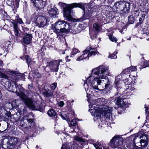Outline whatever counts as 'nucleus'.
Masks as SVG:
<instances>
[{"instance_id": "2eb2a0df", "label": "nucleus", "mask_w": 149, "mask_h": 149, "mask_svg": "<svg viewBox=\"0 0 149 149\" xmlns=\"http://www.w3.org/2000/svg\"><path fill=\"white\" fill-rule=\"evenodd\" d=\"M116 104L120 107H123L126 103V100L122 99L120 97L115 99Z\"/></svg>"}, {"instance_id": "bf43d9fd", "label": "nucleus", "mask_w": 149, "mask_h": 149, "mask_svg": "<svg viewBox=\"0 0 149 149\" xmlns=\"http://www.w3.org/2000/svg\"><path fill=\"white\" fill-rule=\"evenodd\" d=\"M11 89L13 91H14L15 90V88H13V87L11 88Z\"/></svg>"}, {"instance_id": "0eeeda50", "label": "nucleus", "mask_w": 149, "mask_h": 149, "mask_svg": "<svg viewBox=\"0 0 149 149\" xmlns=\"http://www.w3.org/2000/svg\"><path fill=\"white\" fill-rule=\"evenodd\" d=\"M49 21V19L48 18L44 16H40L37 18L35 23L39 27L43 28L48 25Z\"/></svg>"}, {"instance_id": "c85d7f7f", "label": "nucleus", "mask_w": 149, "mask_h": 149, "mask_svg": "<svg viewBox=\"0 0 149 149\" xmlns=\"http://www.w3.org/2000/svg\"><path fill=\"white\" fill-rule=\"evenodd\" d=\"M33 76L35 78H37L40 77L41 75V74L38 72L36 71L33 74Z\"/></svg>"}, {"instance_id": "aec40b11", "label": "nucleus", "mask_w": 149, "mask_h": 149, "mask_svg": "<svg viewBox=\"0 0 149 149\" xmlns=\"http://www.w3.org/2000/svg\"><path fill=\"white\" fill-rule=\"evenodd\" d=\"M14 31L15 35L16 36H19L20 34L18 31V28L17 26V24L16 23H14L13 24Z\"/></svg>"}, {"instance_id": "2f4dec72", "label": "nucleus", "mask_w": 149, "mask_h": 149, "mask_svg": "<svg viewBox=\"0 0 149 149\" xmlns=\"http://www.w3.org/2000/svg\"><path fill=\"white\" fill-rule=\"evenodd\" d=\"M134 21V19L132 15H131L128 17V22L130 24H132Z\"/></svg>"}, {"instance_id": "dca6fc26", "label": "nucleus", "mask_w": 149, "mask_h": 149, "mask_svg": "<svg viewBox=\"0 0 149 149\" xmlns=\"http://www.w3.org/2000/svg\"><path fill=\"white\" fill-rule=\"evenodd\" d=\"M33 3L35 6L40 9L43 8L45 6L44 2L41 0H36Z\"/></svg>"}, {"instance_id": "6e6d98bb", "label": "nucleus", "mask_w": 149, "mask_h": 149, "mask_svg": "<svg viewBox=\"0 0 149 149\" xmlns=\"http://www.w3.org/2000/svg\"><path fill=\"white\" fill-rule=\"evenodd\" d=\"M19 76L22 77V79L23 80V78L25 77V75L24 74H20V75Z\"/></svg>"}, {"instance_id": "680f3d73", "label": "nucleus", "mask_w": 149, "mask_h": 149, "mask_svg": "<svg viewBox=\"0 0 149 149\" xmlns=\"http://www.w3.org/2000/svg\"><path fill=\"white\" fill-rule=\"evenodd\" d=\"M74 102V100H72V101L71 102V103H72V102Z\"/></svg>"}, {"instance_id": "4be33fe9", "label": "nucleus", "mask_w": 149, "mask_h": 149, "mask_svg": "<svg viewBox=\"0 0 149 149\" xmlns=\"http://www.w3.org/2000/svg\"><path fill=\"white\" fill-rule=\"evenodd\" d=\"M130 142L129 143V141H128L127 143V144H126V146L127 148H125V149H137V146H134L135 144L134 143H131L132 144H131L130 145L129 144V143L130 144Z\"/></svg>"}, {"instance_id": "c756f323", "label": "nucleus", "mask_w": 149, "mask_h": 149, "mask_svg": "<svg viewBox=\"0 0 149 149\" xmlns=\"http://www.w3.org/2000/svg\"><path fill=\"white\" fill-rule=\"evenodd\" d=\"M93 29L97 32L99 31L100 26L97 23L94 24L93 25Z\"/></svg>"}, {"instance_id": "bb28decb", "label": "nucleus", "mask_w": 149, "mask_h": 149, "mask_svg": "<svg viewBox=\"0 0 149 149\" xmlns=\"http://www.w3.org/2000/svg\"><path fill=\"white\" fill-rule=\"evenodd\" d=\"M19 100H15L13 102L11 105L13 107L17 108L19 106Z\"/></svg>"}, {"instance_id": "412c9836", "label": "nucleus", "mask_w": 149, "mask_h": 149, "mask_svg": "<svg viewBox=\"0 0 149 149\" xmlns=\"http://www.w3.org/2000/svg\"><path fill=\"white\" fill-rule=\"evenodd\" d=\"M49 13L51 17H56L57 14V11L56 9L51 8L49 11Z\"/></svg>"}, {"instance_id": "39448f33", "label": "nucleus", "mask_w": 149, "mask_h": 149, "mask_svg": "<svg viewBox=\"0 0 149 149\" xmlns=\"http://www.w3.org/2000/svg\"><path fill=\"white\" fill-rule=\"evenodd\" d=\"M131 137L133 139L134 142L135 143H138V141H136V139H138V141H139V144H141L142 147H145L148 145V139L147 136L142 132H138L132 136Z\"/></svg>"}, {"instance_id": "3c124183", "label": "nucleus", "mask_w": 149, "mask_h": 149, "mask_svg": "<svg viewBox=\"0 0 149 149\" xmlns=\"http://www.w3.org/2000/svg\"><path fill=\"white\" fill-rule=\"evenodd\" d=\"M92 49H95V48H92L91 47V49H89V51H87L86 52V53H85V54L86 53H87V54L86 55H85V56H87L88 55V53L89 52V53L90 52V51H92Z\"/></svg>"}, {"instance_id": "338daca9", "label": "nucleus", "mask_w": 149, "mask_h": 149, "mask_svg": "<svg viewBox=\"0 0 149 149\" xmlns=\"http://www.w3.org/2000/svg\"><path fill=\"white\" fill-rule=\"evenodd\" d=\"M91 35H91V34H90V36H91V38H92V37H91Z\"/></svg>"}, {"instance_id": "9d476101", "label": "nucleus", "mask_w": 149, "mask_h": 149, "mask_svg": "<svg viewBox=\"0 0 149 149\" xmlns=\"http://www.w3.org/2000/svg\"><path fill=\"white\" fill-rule=\"evenodd\" d=\"M65 22L63 21H58L55 24L52 25V28L54 31L56 33L58 36L61 34V29L63 28Z\"/></svg>"}, {"instance_id": "9b49d317", "label": "nucleus", "mask_w": 149, "mask_h": 149, "mask_svg": "<svg viewBox=\"0 0 149 149\" xmlns=\"http://www.w3.org/2000/svg\"><path fill=\"white\" fill-rule=\"evenodd\" d=\"M84 8L82 9L84 12L83 17L78 19V21H82L87 19H89L91 17V14L95 11V9L94 8L88 7L87 8L86 10H84Z\"/></svg>"}, {"instance_id": "e433bc0d", "label": "nucleus", "mask_w": 149, "mask_h": 149, "mask_svg": "<svg viewBox=\"0 0 149 149\" xmlns=\"http://www.w3.org/2000/svg\"><path fill=\"white\" fill-rule=\"evenodd\" d=\"M130 68V72L133 71H135L137 69L136 67L132 66L129 68Z\"/></svg>"}, {"instance_id": "f8f14e48", "label": "nucleus", "mask_w": 149, "mask_h": 149, "mask_svg": "<svg viewBox=\"0 0 149 149\" xmlns=\"http://www.w3.org/2000/svg\"><path fill=\"white\" fill-rule=\"evenodd\" d=\"M7 144L8 145L7 147L10 146L13 147L18 146L20 144V140L17 138L13 137L7 142Z\"/></svg>"}, {"instance_id": "6ab92c4d", "label": "nucleus", "mask_w": 149, "mask_h": 149, "mask_svg": "<svg viewBox=\"0 0 149 149\" xmlns=\"http://www.w3.org/2000/svg\"><path fill=\"white\" fill-rule=\"evenodd\" d=\"M74 145H72L71 143H66L64 144H63L61 149H74Z\"/></svg>"}, {"instance_id": "4d7b16f0", "label": "nucleus", "mask_w": 149, "mask_h": 149, "mask_svg": "<svg viewBox=\"0 0 149 149\" xmlns=\"http://www.w3.org/2000/svg\"><path fill=\"white\" fill-rule=\"evenodd\" d=\"M28 88L29 89H31L32 88V87L30 85H29L28 86Z\"/></svg>"}, {"instance_id": "de8ad7c7", "label": "nucleus", "mask_w": 149, "mask_h": 149, "mask_svg": "<svg viewBox=\"0 0 149 149\" xmlns=\"http://www.w3.org/2000/svg\"><path fill=\"white\" fill-rule=\"evenodd\" d=\"M12 83L14 84H15V87L16 88V89H18L19 88V86H18V84L16 83L14 81H12Z\"/></svg>"}, {"instance_id": "052dcab7", "label": "nucleus", "mask_w": 149, "mask_h": 149, "mask_svg": "<svg viewBox=\"0 0 149 149\" xmlns=\"http://www.w3.org/2000/svg\"><path fill=\"white\" fill-rule=\"evenodd\" d=\"M103 149H109V148H103Z\"/></svg>"}, {"instance_id": "f03ea898", "label": "nucleus", "mask_w": 149, "mask_h": 149, "mask_svg": "<svg viewBox=\"0 0 149 149\" xmlns=\"http://www.w3.org/2000/svg\"><path fill=\"white\" fill-rule=\"evenodd\" d=\"M97 103L95 100H93L89 105L90 109L89 111L91 114L94 116V120L100 118L101 116H104L107 118H110L111 116L112 109H110L107 106H104L102 108L99 109L95 107V105Z\"/></svg>"}, {"instance_id": "0e129e2a", "label": "nucleus", "mask_w": 149, "mask_h": 149, "mask_svg": "<svg viewBox=\"0 0 149 149\" xmlns=\"http://www.w3.org/2000/svg\"><path fill=\"white\" fill-rule=\"evenodd\" d=\"M147 149H149V146H148Z\"/></svg>"}, {"instance_id": "5701e85b", "label": "nucleus", "mask_w": 149, "mask_h": 149, "mask_svg": "<svg viewBox=\"0 0 149 149\" xmlns=\"http://www.w3.org/2000/svg\"><path fill=\"white\" fill-rule=\"evenodd\" d=\"M25 59L26 60V61L28 64V66L34 63V62L32 61L31 58L28 55H26L25 56Z\"/></svg>"}, {"instance_id": "58836bf2", "label": "nucleus", "mask_w": 149, "mask_h": 149, "mask_svg": "<svg viewBox=\"0 0 149 149\" xmlns=\"http://www.w3.org/2000/svg\"><path fill=\"white\" fill-rule=\"evenodd\" d=\"M0 77H1L5 79H7L8 78V77L5 74L3 73H1L0 74Z\"/></svg>"}, {"instance_id": "8fccbe9b", "label": "nucleus", "mask_w": 149, "mask_h": 149, "mask_svg": "<svg viewBox=\"0 0 149 149\" xmlns=\"http://www.w3.org/2000/svg\"><path fill=\"white\" fill-rule=\"evenodd\" d=\"M93 146L96 149H101L100 148L97 144L95 143H94L93 144Z\"/></svg>"}, {"instance_id": "f704fd0d", "label": "nucleus", "mask_w": 149, "mask_h": 149, "mask_svg": "<svg viewBox=\"0 0 149 149\" xmlns=\"http://www.w3.org/2000/svg\"><path fill=\"white\" fill-rule=\"evenodd\" d=\"M108 57L110 58L111 59H115L117 58V56L115 54H110L108 56Z\"/></svg>"}, {"instance_id": "423d86ee", "label": "nucleus", "mask_w": 149, "mask_h": 149, "mask_svg": "<svg viewBox=\"0 0 149 149\" xmlns=\"http://www.w3.org/2000/svg\"><path fill=\"white\" fill-rule=\"evenodd\" d=\"M62 61V60H60L50 62L47 61V64L45 68V70L46 72H48L49 71L47 70V68H49L51 71L56 72L58 71L60 63Z\"/></svg>"}, {"instance_id": "603ef678", "label": "nucleus", "mask_w": 149, "mask_h": 149, "mask_svg": "<svg viewBox=\"0 0 149 149\" xmlns=\"http://www.w3.org/2000/svg\"><path fill=\"white\" fill-rule=\"evenodd\" d=\"M145 111H146V114L149 115V109H146ZM147 116H148V115H147Z\"/></svg>"}, {"instance_id": "864d4df0", "label": "nucleus", "mask_w": 149, "mask_h": 149, "mask_svg": "<svg viewBox=\"0 0 149 149\" xmlns=\"http://www.w3.org/2000/svg\"><path fill=\"white\" fill-rule=\"evenodd\" d=\"M145 16V15L144 14H141V17L143 18V19H144Z\"/></svg>"}, {"instance_id": "72a5a7b5", "label": "nucleus", "mask_w": 149, "mask_h": 149, "mask_svg": "<svg viewBox=\"0 0 149 149\" xmlns=\"http://www.w3.org/2000/svg\"><path fill=\"white\" fill-rule=\"evenodd\" d=\"M79 52V51L76 48H73L72 49V51L71 53V55H74L76 54Z\"/></svg>"}, {"instance_id": "7ed1b4c3", "label": "nucleus", "mask_w": 149, "mask_h": 149, "mask_svg": "<svg viewBox=\"0 0 149 149\" xmlns=\"http://www.w3.org/2000/svg\"><path fill=\"white\" fill-rule=\"evenodd\" d=\"M18 95L19 96L22 100L23 101L26 105L32 109H36L41 111L43 108V107H41L40 105L39 107L33 104L32 100L28 98L27 96L23 92H21L18 93Z\"/></svg>"}, {"instance_id": "ea45409f", "label": "nucleus", "mask_w": 149, "mask_h": 149, "mask_svg": "<svg viewBox=\"0 0 149 149\" xmlns=\"http://www.w3.org/2000/svg\"><path fill=\"white\" fill-rule=\"evenodd\" d=\"M122 5L123 6H124V9L125 8H126L127 7L128 8H129L130 6V4L128 3H125V4L123 3Z\"/></svg>"}, {"instance_id": "5fc2aeb1", "label": "nucleus", "mask_w": 149, "mask_h": 149, "mask_svg": "<svg viewBox=\"0 0 149 149\" xmlns=\"http://www.w3.org/2000/svg\"><path fill=\"white\" fill-rule=\"evenodd\" d=\"M69 57V56H66V61L67 62H69L70 61V59H69L68 58Z\"/></svg>"}, {"instance_id": "c03bdc74", "label": "nucleus", "mask_w": 149, "mask_h": 149, "mask_svg": "<svg viewBox=\"0 0 149 149\" xmlns=\"http://www.w3.org/2000/svg\"><path fill=\"white\" fill-rule=\"evenodd\" d=\"M58 105L60 107H62L64 105V103L63 101H61L58 103Z\"/></svg>"}, {"instance_id": "4c0bfd02", "label": "nucleus", "mask_w": 149, "mask_h": 149, "mask_svg": "<svg viewBox=\"0 0 149 149\" xmlns=\"http://www.w3.org/2000/svg\"><path fill=\"white\" fill-rule=\"evenodd\" d=\"M57 86V83H54L50 85V87L52 90H54L55 89Z\"/></svg>"}, {"instance_id": "7c9ffc66", "label": "nucleus", "mask_w": 149, "mask_h": 149, "mask_svg": "<svg viewBox=\"0 0 149 149\" xmlns=\"http://www.w3.org/2000/svg\"><path fill=\"white\" fill-rule=\"evenodd\" d=\"M20 0H15V3L14 4L13 7V8H14L15 9L17 8H18L19 1Z\"/></svg>"}, {"instance_id": "473e14b6", "label": "nucleus", "mask_w": 149, "mask_h": 149, "mask_svg": "<svg viewBox=\"0 0 149 149\" xmlns=\"http://www.w3.org/2000/svg\"><path fill=\"white\" fill-rule=\"evenodd\" d=\"M109 36V38L112 41L114 42H116L117 40L116 38L114 37L112 35H108Z\"/></svg>"}, {"instance_id": "37998d69", "label": "nucleus", "mask_w": 149, "mask_h": 149, "mask_svg": "<svg viewBox=\"0 0 149 149\" xmlns=\"http://www.w3.org/2000/svg\"><path fill=\"white\" fill-rule=\"evenodd\" d=\"M131 82V79H125L124 80V82L125 84L128 83V84H130V82Z\"/></svg>"}, {"instance_id": "13d9d810", "label": "nucleus", "mask_w": 149, "mask_h": 149, "mask_svg": "<svg viewBox=\"0 0 149 149\" xmlns=\"http://www.w3.org/2000/svg\"><path fill=\"white\" fill-rule=\"evenodd\" d=\"M60 116H61V117L63 119H64L65 118V117H63L62 115L61 114Z\"/></svg>"}, {"instance_id": "f257e3e1", "label": "nucleus", "mask_w": 149, "mask_h": 149, "mask_svg": "<svg viewBox=\"0 0 149 149\" xmlns=\"http://www.w3.org/2000/svg\"><path fill=\"white\" fill-rule=\"evenodd\" d=\"M109 74V68L100 65L92 70L91 74L87 78L85 84H91V86L95 89L104 90L107 88L110 84L109 80L106 78L107 76Z\"/></svg>"}, {"instance_id": "79ce46f5", "label": "nucleus", "mask_w": 149, "mask_h": 149, "mask_svg": "<svg viewBox=\"0 0 149 149\" xmlns=\"http://www.w3.org/2000/svg\"><path fill=\"white\" fill-rule=\"evenodd\" d=\"M123 72L124 74H127L130 72V68H128L125 69L123 71Z\"/></svg>"}, {"instance_id": "e2e57ef3", "label": "nucleus", "mask_w": 149, "mask_h": 149, "mask_svg": "<svg viewBox=\"0 0 149 149\" xmlns=\"http://www.w3.org/2000/svg\"><path fill=\"white\" fill-rule=\"evenodd\" d=\"M118 95V93H117L116 94H115V95L116 96V95Z\"/></svg>"}, {"instance_id": "774afa93", "label": "nucleus", "mask_w": 149, "mask_h": 149, "mask_svg": "<svg viewBox=\"0 0 149 149\" xmlns=\"http://www.w3.org/2000/svg\"><path fill=\"white\" fill-rule=\"evenodd\" d=\"M146 67V66H145V67H143V68H145V67Z\"/></svg>"}, {"instance_id": "b1692460", "label": "nucleus", "mask_w": 149, "mask_h": 149, "mask_svg": "<svg viewBox=\"0 0 149 149\" xmlns=\"http://www.w3.org/2000/svg\"><path fill=\"white\" fill-rule=\"evenodd\" d=\"M48 114L51 117H55L56 115V113L54 110L52 109L49 110L47 112Z\"/></svg>"}, {"instance_id": "49530a36", "label": "nucleus", "mask_w": 149, "mask_h": 149, "mask_svg": "<svg viewBox=\"0 0 149 149\" xmlns=\"http://www.w3.org/2000/svg\"><path fill=\"white\" fill-rule=\"evenodd\" d=\"M17 22L18 23H19L20 24H22L23 23V22L22 19L19 18L17 19Z\"/></svg>"}, {"instance_id": "a878e982", "label": "nucleus", "mask_w": 149, "mask_h": 149, "mask_svg": "<svg viewBox=\"0 0 149 149\" xmlns=\"http://www.w3.org/2000/svg\"><path fill=\"white\" fill-rule=\"evenodd\" d=\"M136 91L137 90L136 88H135L133 87H132L131 86L129 89H127V90H125L124 91L125 93H132V91L136 92Z\"/></svg>"}, {"instance_id": "f3484780", "label": "nucleus", "mask_w": 149, "mask_h": 149, "mask_svg": "<svg viewBox=\"0 0 149 149\" xmlns=\"http://www.w3.org/2000/svg\"><path fill=\"white\" fill-rule=\"evenodd\" d=\"M43 95L46 97H50L52 95L53 92L48 88H44L42 90Z\"/></svg>"}, {"instance_id": "cd10ccee", "label": "nucleus", "mask_w": 149, "mask_h": 149, "mask_svg": "<svg viewBox=\"0 0 149 149\" xmlns=\"http://www.w3.org/2000/svg\"><path fill=\"white\" fill-rule=\"evenodd\" d=\"M74 138L75 140L79 142H85L84 140L82 138L78 136H75L74 137Z\"/></svg>"}, {"instance_id": "a18cd8bd", "label": "nucleus", "mask_w": 149, "mask_h": 149, "mask_svg": "<svg viewBox=\"0 0 149 149\" xmlns=\"http://www.w3.org/2000/svg\"><path fill=\"white\" fill-rule=\"evenodd\" d=\"M133 135H132V136ZM132 136V135H131L130 137V139H133V141H132V140H131V143H134V144H135V143H136L137 144V145H138V144H139L140 143V142L139 141H138V139H136V141H138V143H136V142H134V140H133V139L132 138H131V136Z\"/></svg>"}, {"instance_id": "a211bd4d", "label": "nucleus", "mask_w": 149, "mask_h": 149, "mask_svg": "<svg viewBox=\"0 0 149 149\" xmlns=\"http://www.w3.org/2000/svg\"><path fill=\"white\" fill-rule=\"evenodd\" d=\"M23 120L24 123H27L29 125H30L33 122V120L30 118V116L29 115H26L24 116L23 117Z\"/></svg>"}, {"instance_id": "393cba45", "label": "nucleus", "mask_w": 149, "mask_h": 149, "mask_svg": "<svg viewBox=\"0 0 149 149\" xmlns=\"http://www.w3.org/2000/svg\"><path fill=\"white\" fill-rule=\"evenodd\" d=\"M77 121H79V119H77ZM69 124L70 127H71L72 126H75L77 125L76 119H73L70 122V124Z\"/></svg>"}, {"instance_id": "c9c22d12", "label": "nucleus", "mask_w": 149, "mask_h": 149, "mask_svg": "<svg viewBox=\"0 0 149 149\" xmlns=\"http://www.w3.org/2000/svg\"><path fill=\"white\" fill-rule=\"evenodd\" d=\"M59 5L61 7H63V9L65 8H66V7H67L68 5H67L65 3H63L61 2H60L58 3Z\"/></svg>"}, {"instance_id": "69168bd1", "label": "nucleus", "mask_w": 149, "mask_h": 149, "mask_svg": "<svg viewBox=\"0 0 149 149\" xmlns=\"http://www.w3.org/2000/svg\"><path fill=\"white\" fill-rule=\"evenodd\" d=\"M96 37V35H95V36H94V38H95Z\"/></svg>"}, {"instance_id": "a19ab883", "label": "nucleus", "mask_w": 149, "mask_h": 149, "mask_svg": "<svg viewBox=\"0 0 149 149\" xmlns=\"http://www.w3.org/2000/svg\"><path fill=\"white\" fill-rule=\"evenodd\" d=\"M131 86V85H130V84H128V83H127L125 85V90H127Z\"/></svg>"}, {"instance_id": "6e6552de", "label": "nucleus", "mask_w": 149, "mask_h": 149, "mask_svg": "<svg viewBox=\"0 0 149 149\" xmlns=\"http://www.w3.org/2000/svg\"><path fill=\"white\" fill-rule=\"evenodd\" d=\"M123 139L121 136H114L111 140L110 144L113 148H119L123 143Z\"/></svg>"}, {"instance_id": "20e7f679", "label": "nucleus", "mask_w": 149, "mask_h": 149, "mask_svg": "<svg viewBox=\"0 0 149 149\" xmlns=\"http://www.w3.org/2000/svg\"><path fill=\"white\" fill-rule=\"evenodd\" d=\"M76 7L83 9L84 8V4L76 3L68 4V6L63 9V15L64 17H66L69 20H72L73 18L71 15V10L73 8Z\"/></svg>"}, {"instance_id": "1a4fd4ad", "label": "nucleus", "mask_w": 149, "mask_h": 149, "mask_svg": "<svg viewBox=\"0 0 149 149\" xmlns=\"http://www.w3.org/2000/svg\"><path fill=\"white\" fill-rule=\"evenodd\" d=\"M91 49V47H87L86 49L84 51V53L82 55L77 58L76 60L77 61H79L84 59H88L92 55H95L99 53L97 52L96 49H92V51L89 53L87 56H85V55H86L87 54V53L85 54V53H86V52L87 51H89V49Z\"/></svg>"}, {"instance_id": "4468645a", "label": "nucleus", "mask_w": 149, "mask_h": 149, "mask_svg": "<svg viewBox=\"0 0 149 149\" xmlns=\"http://www.w3.org/2000/svg\"><path fill=\"white\" fill-rule=\"evenodd\" d=\"M32 35L31 34L26 33L23 39V41L24 44L26 45L29 44L31 42Z\"/></svg>"}, {"instance_id": "ddd939ff", "label": "nucleus", "mask_w": 149, "mask_h": 149, "mask_svg": "<svg viewBox=\"0 0 149 149\" xmlns=\"http://www.w3.org/2000/svg\"><path fill=\"white\" fill-rule=\"evenodd\" d=\"M61 33L69 32L72 31L70 25L65 22L63 28L61 29Z\"/></svg>"}, {"instance_id": "09e8293b", "label": "nucleus", "mask_w": 149, "mask_h": 149, "mask_svg": "<svg viewBox=\"0 0 149 149\" xmlns=\"http://www.w3.org/2000/svg\"><path fill=\"white\" fill-rule=\"evenodd\" d=\"M144 19L141 17L139 18V21L140 24H141L144 20Z\"/></svg>"}]
</instances>
